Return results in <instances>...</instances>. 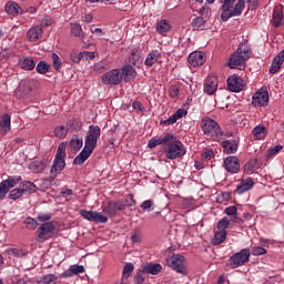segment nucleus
Segmentation results:
<instances>
[{"label": "nucleus", "instance_id": "61", "mask_svg": "<svg viewBox=\"0 0 284 284\" xmlns=\"http://www.w3.org/2000/svg\"><path fill=\"white\" fill-rule=\"evenodd\" d=\"M131 241H132V243H141V234H139L136 232H132Z\"/></svg>", "mask_w": 284, "mask_h": 284}, {"label": "nucleus", "instance_id": "60", "mask_svg": "<svg viewBox=\"0 0 284 284\" xmlns=\"http://www.w3.org/2000/svg\"><path fill=\"white\" fill-rule=\"evenodd\" d=\"M81 57L82 59H89L90 61H92V59H94V52L83 51L81 52Z\"/></svg>", "mask_w": 284, "mask_h": 284}, {"label": "nucleus", "instance_id": "8", "mask_svg": "<svg viewBox=\"0 0 284 284\" xmlns=\"http://www.w3.org/2000/svg\"><path fill=\"white\" fill-rule=\"evenodd\" d=\"M169 267H172L178 274H187V268L185 267V256L181 254H174L171 261H168Z\"/></svg>", "mask_w": 284, "mask_h": 284}, {"label": "nucleus", "instance_id": "26", "mask_svg": "<svg viewBox=\"0 0 284 284\" xmlns=\"http://www.w3.org/2000/svg\"><path fill=\"white\" fill-rule=\"evenodd\" d=\"M42 36H43V28H41V26L31 28L27 33L29 41H32V42L39 41V39H41Z\"/></svg>", "mask_w": 284, "mask_h": 284}, {"label": "nucleus", "instance_id": "64", "mask_svg": "<svg viewBox=\"0 0 284 284\" xmlns=\"http://www.w3.org/2000/svg\"><path fill=\"white\" fill-rule=\"evenodd\" d=\"M8 57H10V50L4 49V50L0 51V59L1 60L8 59Z\"/></svg>", "mask_w": 284, "mask_h": 284}, {"label": "nucleus", "instance_id": "15", "mask_svg": "<svg viewBox=\"0 0 284 284\" xmlns=\"http://www.w3.org/2000/svg\"><path fill=\"white\" fill-rule=\"evenodd\" d=\"M227 87L231 92H241L245 88V81L239 74H233L227 78Z\"/></svg>", "mask_w": 284, "mask_h": 284}, {"label": "nucleus", "instance_id": "46", "mask_svg": "<svg viewBox=\"0 0 284 284\" xmlns=\"http://www.w3.org/2000/svg\"><path fill=\"white\" fill-rule=\"evenodd\" d=\"M54 135L58 136V139H64V136H68V129L63 125L57 126L54 129Z\"/></svg>", "mask_w": 284, "mask_h": 284}, {"label": "nucleus", "instance_id": "31", "mask_svg": "<svg viewBox=\"0 0 284 284\" xmlns=\"http://www.w3.org/2000/svg\"><path fill=\"white\" fill-rule=\"evenodd\" d=\"M20 189L22 190L23 194H26V192L28 194H34L37 193V191L39 190V187L37 186V184H34L33 182L30 181H23L20 184Z\"/></svg>", "mask_w": 284, "mask_h": 284}, {"label": "nucleus", "instance_id": "35", "mask_svg": "<svg viewBox=\"0 0 284 284\" xmlns=\"http://www.w3.org/2000/svg\"><path fill=\"white\" fill-rule=\"evenodd\" d=\"M227 239V231H215L212 245H221Z\"/></svg>", "mask_w": 284, "mask_h": 284}, {"label": "nucleus", "instance_id": "44", "mask_svg": "<svg viewBox=\"0 0 284 284\" xmlns=\"http://www.w3.org/2000/svg\"><path fill=\"white\" fill-rule=\"evenodd\" d=\"M193 30H203L205 28V20L202 17H197L192 22Z\"/></svg>", "mask_w": 284, "mask_h": 284}, {"label": "nucleus", "instance_id": "55", "mask_svg": "<svg viewBox=\"0 0 284 284\" xmlns=\"http://www.w3.org/2000/svg\"><path fill=\"white\" fill-rule=\"evenodd\" d=\"M52 219V214L50 213H41L38 215V221L40 223H45V221H50Z\"/></svg>", "mask_w": 284, "mask_h": 284}, {"label": "nucleus", "instance_id": "53", "mask_svg": "<svg viewBox=\"0 0 284 284\" xmlns=\"http://www.w3.org/2000/svg\"><path fill=\"white\" fill-rule=\"evenodd\" d=\"M253 256H263V254H267V250L262 246H254L252 248Z\"/></svg>", "mask_w": 284, "mask_h": 284}, {"label": "nucleus", "instance_id": "22", "mask_svg": "<svg viewBox=\"0 0 284 284\" xmlns=\"http://www.w3.org/2000/svg\"><path fill=\"white\" fill-rule=\"evenodd\" d=\"M91 154L92 150L84 146L83 150L73 160V165H83V163H85L88 159H90Z\"/></svg>", "mask_w": 284, "mask_h": 284}, {"label": "nucleus", "instance_id": "58", "mask_svg": "<svg viewBox=\"0 0 284 284\" xmlns=\"http://www.w3.org/2000/svg\"><path fill=\"white\" fill-rule=\"evenodd\" d=\"M94 72H103L105 70V62L100 61L93 65Z\"/></svg>", "mask_w": 284, "mask_h": 284}, {"label": "nucleus", "instance_id": "9", "mask_svg": "<svg viewBox=\"0 0 284 284\" xmlns=\"http://www.w3.org/2000/svg\"><path fill=\"white\" fill-rule=\"evenodd\" d=\"M102 83L104 85H119L121 81H123V75H121V71L118 69H113L101 77Z\"/></svg>", "mask_w": 284, "mask_h": 284}, {"label": "nucleus", "instance_id": "37", "mask_svg": "<svg viewBox=\"0 0 284 284\" xmlns=\"http://www.w3.org/2000/svg\"><path fill=\"white\" fill-rule=\"evenodd\" d=\"M253 135L261 141L267 136V129L264 125H257L253 129Z\"/></svg>", "mask_w": 284, "mask_h": 284}, {"label": "nucleus", "instance_id": "17", "mask_svg": "<svg viewBox=\"0 0 284 284\" xmlns=\"http://www.w3.org/2000/svg\"><path fill=\"white\" fill-rule=\"evenodd\" d=\"M187 61L190 65H193V68H199L205 63V53L201 51H194L190 53Z\"/></svg>", "mask_w": 284, "mask_h": 284}, {"label": "nucleus", "instance_id": "62", "mask_svg": "<svg viewBox=\"0 0 284 284\" xmlns=\"http://www.w3.org/2000/svg\"><path fill=\"white\" fill-rule=\"evenodd\" d=\"M70 59L73 63H79L81 59H83V57L81 55V52H80V53L71 54Z\"/></svg>", "mask_w": 284, "mask_h": 284}, {"label": "nucleus", "instance_id": "12", "mask_svg": "<svg viewBox=\"0 0 284 284\" xmlns=\"http://www.w3.org/2000/svg\"><path fill=\"white\" fill-rule=\"evenodd\" d=\"M54 232V224L52 222H45L41 224V226L38 229V241H48V239H51L52 234Z\"/></svg>", "mask_w": 284, "mask_h": 284}, {"label": "nucleus", "instance_id": "11", "mask_svg": "<svg viewBox=\"0 0 284 284\" xmlns=\"http://www.w3.org/2000/svg\"><path fill=\"white\" fill-rule=\"evenodd\" d=\"M80 216L91 223H108V216L99 213L98 211L81 210Z\"/></svg>", "mask_w": 284, "mask_h": 284}, {"label": "nucleus", "instance_id": "13", "mask_svg": "<svg viewBox=\"0 0 284 284\" xmlns=\"http://www.w3.org/2000/svg\"><path fill=\"white\" fill-rule=\"evenodd\" d=\"M270 103V93L266 90L256 91L252 98L254 108H265Z\"/></svg>", "mask_w": 284, "mask_h": 284}, {"label": "nucleus", "instance_id": "34", "mask_svg": "<svg viewBox=\"0 0 284 284\" xmlns=\"http://www.w3.org/2000/svg\"><path fill=\"white\" fill-rule=\"evenodd\" d=\"M222 148L225 154H234L239 150V144L236 142H231L230 140H225L222 142Z\"/></svg>", "mask_w": 284, "mask_h": 284}, {"label": "nucleus", "instance_id": "50", "mask_svg": "<svg viewBox=\"0 0 284 284\" xmlns=\"http://www.w3.org/2000/svg\"><path fill=\"white\" fill-rule=\"evenodd\" d=\"M71 32H72V34H74V37H81L83 29L81 28V24H79V23H71Z\"/></svg>", "mask_w": 284, "mask_h": 284}, {"label": "nucleus", "instance_id": "43", "mask_svg": "<svg viewBox=\"0 0 284 284\" xmlns=\"http://www.w3.org/2000/svg\"><path fill=\"white\" fill-rule=\"evenodd\" d=\"M68 130L71 132H79L81 130V121L79 120H71L67 123Z\"/></svg>", "mask_w": 284, "mask_h": 284}, {"label": "nucleus", "instance_id": "3", "mask_svg": "<svg viewBox=\"0 0 284 284\" xmlns=\"http://www.w3.org/2000/svg\"><path fill=\"white\" fill-rule=\"evenodd\" d=\"M251 54L252 51L250 47L245 44H240L237 50L230 57L229 68H231L232 70H243V68H245V61L250 59Z\"/></svg>", "mask_w": 284, "mask_h": 284}, {"label": "nucleus", "instance_id": "63", "mask_svg": "<svg viewBox=\"0 0 284 284\" xmlns=\"http://www.w3.org/2000/svg\"><path fill=\"white\" fill-rule=\"evenodd\" d=\"M39 185L42 190H48V187H50L51 183H50V180H40Z\"/></svg>", "mask_w": 284, "mask_h": 284}, {"label": "nucleus", "instance_id": "6", "mask_svg": "<svg viewBox=\"0 0 284 284\" xmlns=\"http://www.w3.org/2000/svg\"><path fill=\"white\" fill-rule=\"evenodd\" d=\"M250 256H252V252H250V248H243L240 252L232 255L229 260V263L231 267L236 268L241 267V265H245L247 261H250Z\"/></svg>", "mask_w": 284, "mask_h": 284}, {"label": "nucleus", "instance_id": "48", "mask_svg": "<svg viewBox=\"0 0 284 284\" xmlns=\"http://www.w3.org/2000/svg\"><path fill=\"white\" fill-rule=\"evenodd\" d=\"M134 272V264L132 263H126L123 267L122 276L124 278H130V275Z\"/></svg>", "mask_w": 284, "mask_h": 284}, {"label": "nucleus", "instance_id": "20", "mask_svg": "<svg viewBox=\"0 0 284 284\" xmlns=\"http://www.w3.org/2000/svg\"><path fill=\"white\" fill-rule=\"evenodd\" d=\"M18 65H19V68H21V70H26L28 72H30V71L34 70V68H37V63L34 62V60L29 57L19 58Z\"/></svg>", "mask_w": 284, "mask_h": 284}, {"label": "nucleus", "instance_id": "4", "mask_svg": "<svg viewBox=\"0 0 284 284\" xmlns=\"http://www.w3.org/2000/svg\"><path fill=\"white\" fill-rule=\"evenodd\" d=\"M68 143L61 142L58 146L55 158L53 160V164L50 171L51 176H57L58 174H61L63 170H65V148Z\"/></svg>", "mask_w": 284, "mask_h": 284}, {"label": "nucleus", "instance_id": "45", "mask_svg": "<svg viewBox=\"0 0 284 284\" xmlns=\"http://www.w3.org/2000/svg\"><path fill=\"white\" fill-rule=\"evenodd\" d=\"M51 59L53 61L52 65H53V69L57 71V72H61V58H59V54L57 53H52L51 54Z\"/></svg>", "mask_w": 284, "mask_h": 284}, {"label": "nucleus", "instance_id": "30", "mask_svg": "<svg viewBox=\"0 0 284 284\" xmlns=\"http://www.w3.org/2000/svg\"><path fill=\"white\" fill-rule=\"evenodd\" d=\"M172 30V24L168 20H160L156 24V32L162 37H165L168 32Z\"/></svg>", "mask_w": 284, "mask_h": 284}, {"label": "nucleus", "instance_id": "49", "mask_svg": "<svg viewBox=\"0 0 284 284\" xmlns=\"http://www.w3.org/2000/svg\"><path fill=\"white\" fill-rule=\"evenodd\" d=\"M140 207L145 212H152L154 210V201L145 200L144 202L141 203Z\"/></svg>", "mask_w": 284, "mask_h": 284}, {"label": "nucleus", "instance_id": "16", "mask_svg": "<svg viewBox=\"0 0 284 284\" xmlns=\"http://www.w3.org/2000/svg\"><path fill=\"white\" fill-rule=\"evenodd\" d=\"M254 187V180L252 178L242 179L239 181L235 190V194H245Z\"/></svg>", "mask_w": 284, "mask_h": 284}, {"label": "nucleus", "instance_id": "14", "mask_svg": "<svg viewBox=\"0 0 284 284\" xmlns=\"http://www.w3.org/2000/svg\"><path fill=\"white\" fill-rule=\"evenodd\" d=\"M223 168L229 172V174H239L241 170V162L236 156H227L224 159Z\"/></svg>", "mask_w": 284, "mask_h": 284}, {"label": "nucleus", "instance_id": "57", "mask_svg": "<svg viewBox=\"0 0 284 284\" xmlns=\"http://www.w3.org/2000/svg\"><path fill=\"white\" fill-rule=\"evenodd\" d=\"M8 192H10V189H8V187L6 186V183L2 181V182L0 183V199H4V197H6V194H7Z\"/></svg>", "mask_w": 284, "mask_h": 284}, {"label": "nucleus", "instance_id": "56", "mask_svg": "<svg viewBox=\"0 0 284 284\" xmlns=\"http://www.w3.org/2000/svg\"><path fill=\"white\" fill-rule=\"evenodd\" d=\"M169 94H170V98H171V99H176V97H179V87L172 85V87L169 89Z\"/></svg>", "mask_w": 284, "mask_h": 284}, {"label": "nucleus", "instance_id": "2", "mask_svg": "<svg viewBox=\"0 0 284 284\" xmlns=\"http://www.w3.org/2000/svg\"><path fill=\"white\" fill-rule=\"evenodd\" d=\"M221 7V21H230L233 17H241L245 10V0H219Z\"/></svg>", "mask_w": 284, "mask_h": 284}, {"label": "nucleus", "instance_id": "1", "mask_svg": "<svg viewBox=\"0 0 284 284\" xmlns=\"http://www.w3.org/2000/svg\"><path fill=\"white\" fill-rule=\"evenodd\" d=\"M165 144L163 146V152L166 159H170V161H174L175 159H181L182 156H185V153L187 152L185 150V145L183 142L176 139V136L166 133L165 134Z\"/></svg>", "mask_w": 284, "mask_h": 284}, {"label": "nucleus", "instance_id": "33", "mask_svg": "<svg viewBox=\"0 0 284 284\" xmlns=\"http://www.w3.org/2000/svg\"><path fill=\"white\" fill-rule=\"evenodd\" d=\"M161 59V52H159V50H153L151 51L145 59V65H148L149 68H152V65L154 63H156V61H159Z\"/></svg>", "mask_w": 284, "mask_h": 284}, {"label": "nucleus", "instance_id": "41", "mask_svg": "<svg viewBox=\"0 0 284 284\" xmlns=\"http://www.w3.org/2000/svg\"><path fill=\"white\" fill-rule=\"evenodd\" d=\"M36 70L39 74H48V72H50V64H48L45 61H40L36 65Z\"/></svg>", "mask_w": 284, "mask_h": 284}, {"label": "nucleus", "instance_id": "51", "mask_svg": "<svg viewBox=\"0 0 284 284\" xmlns=\"http://www.w3.org/2000/svg\"><path fill=\"white\" fill-rule=\"evenodd\" d=\"M24 224L27 225L28 230H37V226L39 225L37 223V220H34L32 217H27L24 220Z\"/></svg>", "mask_w": 284, "mask_h": 284}, {"label": "nucleus", "instance_id": "36", "mask_svg": "<svg viewBox=\"0 0 284 284\" xmlns=\"http://www.w3.org/2000/svg\"><path fill=\"white\" fill-rule=\"evenodd\" d=\"M224 214L231 216L233 223H239V209L234 205L229 206L224 210Z\"/></svg>", "mask_w": 284, "mask_h": 284}, {"label": "nucleus", "instance_id": "32", "mask_svg": "<svg viewBox=\"0 0 284 284\" xmlns=\"http://www.w3.org/2000/svg\"><path fill=\"white\" fill-rule=\"evenodd\" d=\"M258 160L251 159L244 164L243 170L245 174H254L255 170H258Z\"/></svg>", "mask_w": 284, "mask_h": 284}, {"label": "nucleus", "instance_id": "25", "mask_svg": "<svg viewBox=\"0 0 284 284\" xmlns=\"http://www.w3.org/2000/svg\"><path fill=\"white\" fill-rule=\"evenodd\" d=\"M163 270V266L161 264L156 263H149L142 266L143 274H152L153 276H156Z\"/></svg>", "mask_w": 284, "mask_h": 284}, {"label": "nucleus", "instance_id": "54", "mask_svg": "<svg viewBox=\"0 0 284 284\" xmlns=\"http://www.w3.org/2000/svg\"><path fill=\"white\" fill-rule=\"evenodd\" d=\"M134 281L136 284H143L145 283V276H143V270H141L140 272H138L134 276Z\"/></svg>", "mask_w": 284, "mask_h": 284}, {"label": "nucleus", "instance_id": "7", "mask_svg": "<svg viewBox=\"0 0 284 284\" xmlns=\"http://www.w3.org/2000/svg\"><path fill=\"white\" fill-rule=\"evenodd\" d=\"M202 130L204 134H207V136L223 135V132L221 131V126H219V123L210 118H205L202 121Z\"/></svg>", "mask_w": 284, "mask_h": 284}, {"label": "nucleus", "instance_id": "10", "mask_svg": "<svg viewBox=\"0 0 284 284\" xmlns=\"http://www.w3.org/2000/svg\"><path fill=\"white\" fill-rule=\"evenodd\" d=\"M125 210V204L121 201H111L102 204V212L108 214V216H116V212H122Z\"/></svg>", "mask_w": 284, "mask_h": 284}, {"label": "nucleus", "instance_id": "27", "mask_svg": "<svg viewBox=\"0 0 284 284\" xmlns=\"http://www.w3.org/2000/svg\"><path fill=\"white\" fill-rule=\"evenodd\" d=\"M123 81H132L136 77V70L132 68V65L126 64L122 68V74H121Z\"/></svg>", "mask_w": 284, "mask_h": 284}, {"label": "nucleus", "instance_id": "29", "mask_svg": "<svg viewBox=\"0 0 284 284\" xmlns=\"http://www.w3.org/2000/svg\"><path fill=\"white\" fill-rule=\"evenodd\" d=\"M187 115V110L179 109L173 115H171L168 120H164L165 125H174L179 119H183V116Z\"/></svg>", "mask_w": 284, "mask_h": 284}, {"label": "nucleus", "instance_id": "52", "mask_svg": "<svg viewBox=\"0 0 284 284\" xmlns=\"http://www.w3.org/2000/svg\"><path fill=\"white\" fill-rule=\"evenodd\" d=\"M57 275L54 274H47L43 276V284H57Z\"/></svg>", "mask_w": 284, "mask_h": 284}, {"label": "nucleus", "instance_id": "19", "mask_svg": "<svg viewBox=\"0 0 284 284\" xmlns=\"http://www.w3.org/2000/svg\"><path fill=\"white\" fill-rule=\"evenodd\" d=\"M85 267L83 265H71L69 270L64 271L60 276L61 278H71V276H77V274H83Z\"/></svg>", "mask_w": 284, "mask_h": 284}, {"label": "nucleus", "instance_id": "38", "mask_svg": "<svg viewBox=\"0 0 284 284\" xmlns=\"http://www.w3.org/2000/svg\"><path fill=\"white\" fill-rule=\"evenodd\" d=\"M2 182H4V185L8 187V190H12L14 185H18V183H21V175L9 176L7 180Z\"/></svg>", "mask_w": 284, "mask_h": 284}, {"label": "nucleus", "instance_id": "21", "mask_svg": "<svg viewBox=\"0 0 284 284\" xmlns=\"http://www.w3.org/2000/svg\"><path fill=\"white\" fill-rule=\"evenodd\" d=\"M272 23L274 28H281L284 24L283 9L281 7H275L272 16Z\"/></svg>", "mask_w": 284, "mask_h": 284}, {"label": "nucleus", "instance_id": "28", "mask_svg": "<svg viewBox=\"0 0 284 284\" xmlns=\"http://www.w3.org/2000/svg\"><path fill=\"white\" fill-rule=\"evenodd\" d=\"M6 12L10 17H18V14H22L23 10L17 2H8L6 4Z\"/></svg>", "mask_w": 284, "mask_h": 284}, {"label": "nucleus", "instance_id": "24", "mask_svg": "<svg viewBox=\"0 0 284 284\" xmlns=\"http://www.w3.org/2000/svg\"><path fill=\"white\" fill-rule=\"evenodd\" d=\"M36 81L32 79H26L21 80L19 84V91L22 92V94H30L32 90L34 89Z\"/></svg>", "mask_w": 284, "mask_h": 284}, {"label": "nucleus", "instance_id": "47", "mask_svg": "<svg viewBox=\"0 0 284 284\" xmlns=\"http://www.w3.org/2000/svg\"><path fill=\"white\" fill-rule=\"evenodd\" d=\"M21 196H23V191L21 186L19 189L11 190L9 193V199H11L12 201H17V199H21Z\"/></svg>", "mask_w": 284, "mask_h": 284}, {"label": "nucleus", "instance_id": "39", "mask_svg": "<svg viewBox=\"0 0 284 284\" xmlns=\"http://www.w3.org/2000/svg\"><path fill=\"white\" fill-rule=\"evenodd\" d=\"M70 146L73 148V150H81L83 148V138L73 135L70 141Z\"/></svg>", "mask_w": 284, "mask_h": 284}, {"label": "nucleus", "instance_id": "5", "mask_svg": "<svg viewBox=\"0 0 284 284\" xmlns=\"http://www.w3.org/2000/svg\"><path fill=\"white\" fill-rule=\"evenodd\" d=\"M100 136L101 128H99V125H90L84 140V148L94 152Z\"/></svg>", "mask_w": 284, "mask_h": 284}, {"label": "nucleus", "instance_id": "23", "mask_svg": "<svg viewBox=\"0 0 284 284\" xmlns=\"http://www.w3.org/2000/svg\"><path fill=\"white\" fill-rule=\"evenodd\" d=\"M219 88V81L216 80V78H207L204 82V92L206 94H214V92H216Z\"/></svg>", "mask_w": 284, "mask_h": 284}, {"label": "nucleus", "instance_id": "59", "mask_svg": "<svg viewBox=\"0 0 284 284\" xmlns=\"http://www.w3.org/2000/svg\"><path fill=\"white\" fill-rule=\"evenodd\" d=\"M283 150V145H276L268 150L270 156H274V154H278Z\"/></svg>", "mask_w": 284, "mask_h": 284}, {"label": "nucleus", "instance_id": "18", "mask_svg": "<svg viewBox=\"0 0 284 284\" xmlns=\"http://www.w3.org/2000/svg\"><path fill=\"white\" fill-rule=\"evenodd\" d=\"M12 129L10 114L4 113L0 115V135L6 136L8 132Z\"/></svg>", "mask_w": 284, "mask_h": 284}, {"label": "nucleus", "instance_id": "40", "mask_svg": "<svg viewBox=\"0 0 284 284\" xmlns=\"http://www.w3.org/2000/svg\"><path fill=\"white\" fill-rule=\"evenodd\" d=\"M230 223H234L231 219H229L227 216H224L223 219H221L219 222H217V230L220 232H226L225 230L227 227H230Z\"/></svg>", "mask_w": 284, "mask_h": 284}, {"label": "nucleus", "instance_id": "42", "mask_svg": "<svg viewBox=\"0 0 284 284\" xmlns=\"http://www.w3.org/2000/svg\"><path fill=\"white\" fill-rule=\"evenodd\" d=\"M168 142V140H165V135L163 138H152L149 143H148V148L152 149V148H156V145H164Z\"/></svg>", "mask_w": 284, "mask_h": 284}]
</instances>
